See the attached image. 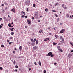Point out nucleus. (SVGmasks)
I'll return each instance as SVG.
<instances>
[{"label": "nucleus", "instance_id": "603ef678", "mask_svg": "<svg viewBox=\"0 0 73 73\" xmlns=\"http://www.w3.org/2000/svg\"><path fill=\"white\" fill-rule=\"evenodd\" d=\"M1 6H4V4H2Z\"/></svg>", "mask_w": 73, "mask_h": 73}, {"label": "nucleus", "instance_id": "79ce46f5", "mask_svg": "<svg viewBox=\"0 0 73 73\" xmlns=\"http://www.w3.org/2000/svg\"><path fill=\"white\" fill-rule=\"evenodd\" d=\"M60 52H63V51L62 50H60Z\"/></svg>", "mask_w": 73, "mask_h": 73}, {"label": "nucleus", "instance_id": "0e129e2a", "mask_svg": "<svg viewBox=\"0 0 73 73\" xmlns=\"http://www.w3.org/2000/svg\"><path fill=\"white\" fill-rule=\"evenodd\" d=\"M13 53H14V54H15V51H13Z\"/></svg>", "mask_w": 73, "mask_h": 73}, {"label": "nucleus", "instance_id": "7c9ffc66", "mask_svg": "<svg viewBox=\"0 0 73 73\" xmlns=\"http://www.w3.org/2000/svg\"><path fill=\"white\" fill-rule=\"evenodd\" d=\"M36 41V39H35L34 40V41H33V42H35Z\"/></svg>", "mask_w": 73, "mask_h": 73}, {"label": "nucleus", "instance_id": "a878e982", "mask_svg": "<svg viewBox=\"0 0 73 73\" xmlns=\"http://www.w3.org/2000/svg\"><path fill=\"white\" fill-rule=\"evenodd\" d=\"M59 20H60V19H59V18H58L57 20V22H58V21H59Z\"/></svg>", "mask_w": 73, "mask_h": 73}, {"label": "nucleus", "instance_id": "37998d69", "mask_svg": "<svg viewBox=\"0 0 73 73\" xmlns=\"http://www.w3.org/2000/svg\"><path fill=\"white\" fill-rule=\"evenodd\" d=\"M64 6H65V5L63 4L62 5V7H64Z\"/></svg>", "mask_w": 73, "mask_h": 73}, {"label": "nucleus", "instance_id": "09e8293b", "mask_svg": "<svg viewBox=\"0 0 73 73\" xmlns=\"http://www.w3.org/2000/svg\"><path fill=\"white\" fill-rule=\"evenodd\" d=\"M14 50H17V49H16V48H15Z\"/></svg>", "mask_w": 73, "mask_h": 73}, {"label": "nucleus", "instance_id": "72a5a7b5", "mask_svg": "<svg viewBox=\"0 0 73 73\" xmlns=\"http://www.w3.org/2000/svg\"><path fill=\"white\" fill-rule=\"evenodd\" d=\"M70 44L72 46H73V44L72 43V42H70Z\"/></svg>", "mask_w": 73, "mask_h": 73}, {"label": "nucleus", "instance_id": "f8f14e48", "mask_svg": "<svg viewBox=\"0 0 73 73\" xmlns=\"http://www.w3.org/2000/svg\"><path fill=\"white\" fill-rule=\"evenodd\" d=\"M35 17H38V14H35Z\"/></svg>", "mask_w": 73, "mask_h": 73}, {"label": "nucleus", "instance_id": "5fc2aeb1", "mask_svg": "<svg viewBox=\"0 0 73 73\" xmlns=\"http://www.w3.org/2000/svg\"><path fill=\"white\" fill-rule=\"evenodd\" d=\"M3 12L4 13V12H5V11H4V10H3Z\"/></svg>", "mask_w": 73, "mask_h": 73}, {"label": "nucleus", "instance_id": "052dcab7", "mask_svg": "<svg viewBox=\"0 0 73 73\" xmlns=\"http://www.w3.org/2000/svg\"><path fill=\"white\" fill-rule=\"evenodd\" d=\"M11 24H13V22H12V23H11Z\"/></svg>", "mask_w": 73, "mask_h": 73}, {"label": "nucleus", "instance_id": "9b49d317", "mask_svg": "<svg viewBox=\"0 0 73 73\" xmlns=\"http://www.w3.org/2000/svg\"><path fill=\"white\" fill-rule=\"evenodd\" d=\"M35 43L34 42H32L31 43V45L32 46H35Z\"/></svg>", "mask_w": 73, "mask_h": 73}, {"label": "nucleus", "instance_id": "13d9d810", "mask_svg": "<svg viewBox=\"0 0 73 73\" xmlns=\"http://www.w3.org/2000/svg\"><path fill=\"white\" fill-rule=\"evenodd\" d=\"M56 64H57V63H54V65H56Z\"/></svg>", "mask_w": 73, "mask_h": 73}, {"label": "nucleus", "instance_id": "cd10ccee", "mask_svg": "<svg viewBox=\"0 0 73 73\" xmlns=\"http://www.w3.org/2000/svg\"><path fill=\"white\" fill-rule=\"evenodd\" d=\"M13 64H16V61L15 60H14V62H13Z\"/></svg>", "mask_w": 73, "mask_h": 73}, {"label": "nucleus", "instance_id": "4c0bfd02", "mask_svg": "<svg viewBox=\"0 0 73 73\" xmlns=\"http://www.w3.org/2000/svg\"><path fill=\"white\" fill-rule=\"evenodd\" d=\"M64 9H67V7H64Z\"/></svg>", "mask_w": 73, "mask_h": 73}, {"label": "nucleus", "instance_id": "423d86ee", "mask_svg": "<svg viewBox=\"0 0 73 73\" xmlns=\"http://www.w3.org/2000/svg\"><path fill=\"white\" fill-rule=\"evenodd\" d=\"M27 21L28 24H31V21H30V20L27 19Z\"/></svg>", "mask_w": 73, "mask_h": 73}, {"label": "nucleus", "instance_id": "393cba45", "mask_svg": "<svg viewBox=\"0 0 73 73\" xmlns=\"http://www.w3.org/2000/svg\"><path fill=\"white\" fill-rule=\"evenodd\" d=\"M43 73H46V71L45 70H44L43 71Z\"/></svg>", "mask_w": 73, "mask_h": 73}, {"label": "nucleus", "instance_id": "b1692460", "mask_svg": "<svg viewBox=\"0 0 73 73\" xmlns=\"http://www.w3.org/2000/svg\"><path fill=\"white\" fill-rule=\"evenodd\" d=\"M52 12H56V11L55 10H52Z\"/></svg>", "mask_w": 73, "mask_h": 73}, {"label": "nucleus", "instance_id": "39448f33", "mask_svg": "<svg viewBox=\"0 0 73 73\" xmlns=\"http://www.w3.org/2000/svg\"><path fill=\"white\" fill-rule=\"evenodd\" d=\"M11 11L14 12V13H15L16 12V10H15V9L14 8H13L11 9Z\"/></svg>", "mask_w": 73, "mask_h": 73}, {"label": "nucleus", "instance_id": "473e14b6", "mask_svg": "<svg viewBox=\"0 0 73 73\" xmlns=\"http://www.w3.org/2000/svg\"><path fill=\"white\" fill-rule=\"evenodd\" d=\"M33 7H36V5H35V4H33Z\"/></svg>", "mask_w": 73, "mask_h": 73}, {"label": "nucleus", "instance_id": "864d4df0", "mask_svg": "<svg viewBox=\"0 0 73 73\" xmlns=\"http://www.w3.org/2000/svg\"><path fill=\"white\" fill-rule=\"evenodd\" d=\"M25 18H28V17L27 16H25Z\"/></svg>", "mask_w": 73, "mask_h": 73}, {"label": "nucleus", "instance_id": "c03bdc74", "mask_svg": "<svg viewBox=\"0 0 73 73\" xmlns=\"http://www.w3.org/2000/svg\"><path fill=\"white\" fill-rule=\"evenodd\" d=\"M68 57H69V58H70V57H71L70 56V55H68Z\"/></svg>", "mask_w": 73, "mask_h": 73}, {"label": "nucleus", "instance_id": "ea45409f", "mask_svg": "<svg viewBox=\"0 0 73 73\" xmlns=\"http://www.w3.org/2000/svg\"><path fill=\"white\" fill-rule=\"evenodd\" d=\"M0 69H1V70H2V69H3V68H2V67H0Z\"/></svg>", "mask_w": 73, "mask_h": 73}, {"label": "nucleus", "instance_id": "f257e3e1", "mask_svg": "<svg viewBox=\"0 0 73 73\" xmlns=\"http://www.w3.org/2000/svg\"><path fill=\"white\" fill-rule=\"evenodd\" d=\"M25 3L26 5H28L29 6V5H30V1H27Z\"/></svg>", "mask_w": 73, "mask_h": 73}, {"label": "nucleus", "instance_id": "3c124183", "mask_svg": "<svg viewBox=\"0 0 73 73\" xmlns=\"http://www.w3.org/2000/svg\"><path fill=\"white\" fill-rule=\"evenodd\" d=\"M2 28V26L1 25H0V29Z\"/></svg>", "mask_w": 73, "mask_h": 73}, {"label": "nucleus", "instance_id": "58836bf2", "mask_svg": "<svg viewBox=\"0 0 73 73\" xmlns=\"http://www.w3.org/2000/svg\"><path fill=\"white\" fill-rule=\"evenodd\" d=\"M33 56L34 57H36V54H34Z\"/></svg>", "mask_w": 73, "mask_h": 73}, {"label": "nucleus", "instance_id": "9d476101", "mask_svg": "<svg viewBox=\"0 0 73 73\" xmlns=\"http://www.w3.org/2000/svg\"><path fill=\"white\" fill-rule=\"evenodd\" d=\"M8 25L9 26V27H13V26H11V23H9Z\"/></svg>", "mask_w": 73, "mask_h": 73}, {"label": "nucleus", "instance_id": "c85d7f7f", "mask_svg": "<svg viewBox=\"0 0 73 73\" xmlns=\"http://www.w3.org/2000/svg\"><path fill=\"white\" fill-rule=\"evenodd\" d=\"M57 4H58V3H55V6H56V5H57Z\"/></svg>", "mask_w": 73, "mask_h": 73}, {"label": "nucleus", "instance_id": "f704fd0d", "mask_svg": "<svg viewBox=\"0 0 73 73\" xmlns=\"http://www.w3.org/2000/svg\"><path fill=\"white\" fill-rule=\"evenodd\" d=\"M31 42H33V38L31 39Z\"/></svg>", "mask_w": 73, "mask_h": 73}, {"label": "nucleus", "instance_id": "f3484780", "mask_svg": "<svg viewBox=\"0 0 73 73\" xmlns=\"http://www.w3.org/2000/svg\"><path fill=\"white\" fill-rule=\"evenodd\" d=\"M45 11L46 12H48V9L47 8H46L45 9Z\"/></svg>", "mask_w": 73, "mask_h": 73}, {"label": "nucleus", "instance_id": "de8ad7c7", "mask_svg": "<svg viewBox=\"0 0 73 73\" xmlns=\"http://www.w3.org/2000/svg\"><path fill=\"white\" fill-rule=\"evenodd\" d=\"M49 35H52V33H49Z\"/></svg>", "mask_w": 73, "mask_h": 73}, {"label": "nucleus", "instance_id": "5701e85b", "mask_svg": "<svg viewBox=\"0 0 73 73\" xmlns=\"http://www.w3.org/2000/svg\"><path fill=\"white\" fill-rule=\"evenodd\" d=\"M1 47L2 48H4V46L3 45H1Z\"/></svg>", "mask_w": 73, "mask_h": 73}, {"label": "nucleus", "instance_id": "c9c22d12", "mask_svg": "<svg viewBox=\"0 0 73 73\" xmlns=\"http://www.w3.org/2000/svg\"><path fill=\"white\" fill-rule=\"evenodd\" d=\"M13 38V37H10V39H11V40Z\"/></svg>", "mask_w": 73, "mask_h": 73}, {"label": "nucleus", "instance_id": "49530a36", "mask_svg": "<svg viewBox=\"0 0 73 73\" xmlns=\"http://www.w3.org/2000/svg\"><path fill=\"white\" fill-rule=\"evenodd\" d=\"M3 19H6V17H3Z\"/></svg>", "mask_w": 73, "mask_h": 73}, {"label": "nucleus", "instance_id": "20e7f679", "mask_svg": "<svg viewBox=\"0 0 73 73\" xmlns=\"http://www.w3.org/2000/svg\"><path fill=\"white\" fill-rule=\"evenodd\" d=\"M52 53L51 52H49L48 53V55H46V56H50L51 55H52Z\"/></svg>", "mask_w": 73, "mask_h": 73}, {"label": "nucleus", "instance_id": "6e6552de", "mask_svg": "<svg viewBox=\"0 0 73 73\" xmlns=\"http://www.w3.org/2000/svg\"><path fill=\"white\" fill-rule=\"evenodd\" d=\"M49 40V38H46L44 40V41H48V40Z\"/></svg>", "mask_w": 73, "mask_h": 73}, {"label": "nucleus", "instance_id": "1a4fd4ad", "mask_svg": "<svg viewBox=\"0 0 73 73\" xmlns=\"http://www.w3.org/2000/svg\"><path fill=\"white\" fill-rule=\"evenodd\" d=\"M19 49L20 50V51H21L22 50V46H21L19 47Z\"/></svg>", "mask_w": 73, "mask_h": 73}, {"label": "nucleus", "instance_id": "4be33fe9", "mask_svg": "<svg viewBox=\"0 0 73 73\" xmlns=\"http://www.w3.org/2000/svg\"><path fill=\"white\" fill-rule=\"evenodd\" d=\"M15 67L16 68H18V65L15 66Z\"/></svg>", "mask_w": 73, "mask_h": 73}, {"label": "nucleus", "instance_id": "ddd939ff", "mask_svg": "<svg viewBox=\"0 0 73 73\" xmlns=\"http://www.w3.org/2000/svg\"><path fill=\"white\" fill-rule=\"evenodd\" d=\"M21 13H22V14H23L25 15V12L24 11H22V12Z\"/></svg>", "mask_w": 73, "mask_h": 73}, {"label": "nucleus", "instance_id": "f03ea898", "mask_svg": "<svg viewBox=\"0 0 73 73\" xmlns=\"http://www.w3.org/2000/svg\"><path fill=\"white\" fill-rule=\"evenodd\" d=\"M38 47L37 46H35L33 47V50H36V49H38Z\"/></svg>", "mask_w": 73, "mask_h": 73}, {"label": "nucleus", "instance_id": "7ed1b4c3", "mask_svg": "<svg viewBox=\"0 0 73 73\" xmlns=\"http://www.w3.org/2000/svg\"><path fill=\"white\" fill-rule=\"evenodd\" d=\"M64 32H65V29H62L59 33H64Z\"/></svg>", "mask_w": 73, "mask_h": 73}, {"label": "nucleus", "instance_id": "dca6fc26", "mask_svg": "<svg viewBox=\"0 0 73 73\" xmlns=\"http://www.w3.org/2000/svg\"><path fill=\"white\" fill-rule=\"evenodd\" d=\"M38 64L40 66H41V62L40 61L39 62Z\"/></svg>", "mask_w": 73, "mask_h": 73}, {"label": "nucleus", "instance_id": "412c9836", "mask_svg": "<svg viewBox=\"0 0 73 73\" xmlns=\"http://www.w3.org/2000/svg\"><path fill=\"white\" fill-rule=\"evenodd\" d=\"M57 43H55V42H53V45H56V44H57Z\"/></svg>", "mask_w": 73, "mask_h": 73}, {"label": "nucleus", "instance_id": "338daca9", "mask_svg": "<svg viewBox=\"0 0 73 73\" xmlns=\"http://www.w3.org/2000/svg\"><path fill=\"white\" fill-rule=\"evenodd\" d=\"M7 42H9V40H7Z\"/></svg>", "mask_w": 73, "mask_h": 73}, {"label": "nucleus", "instance_id": "aec40b11", "mask_svg": "<svg viewBox=\"0 0 73 73\" xmlns=\"http://www.w3.org/2000/svg\"><path fill=\"white\" fill-rule=\"evenodd\" d=\"M38 43V40H36V45H37V44Z\"/></svg>", "mask_w": 73, "mask_h": 73}, {"label": "nucleus", "instance_id": "6ab92c4d", "mask_svg": "<svg viewBox=\"0 0 73 73\" xmlns=\"http://www.w3.org/2000/svg\"><path fill=\"white\" fill-rule=\"evenodd\" d=\"M10 29L11 31H13V29H14V28H12V29Z\"/></svg>", "mask_w": 73, "mask_h": 73}, {"label": "nucleus", "instance_id": "774afa93", "mask_svg": "<svg viewBox=\"0 0 73 73\" xmlns=\"http://www.w3.org/2000/svg\"><path fill=\"white\" fill-rule=\"evenodd\" d=\"M1 25H2V26H3V24H1Z\"/></svg>", "mask_w": 73, "mask_h": 73}, {"label": "nucleus", "instance_id": "4d7b16f0", "mask_svg": "<svg viewBox=\"0 0 73 73\" xmlns=\"http://www.w3.org/2000/svg\"><path fill=\"white\" fill-rule=\"evenodd\" d=\"M53 29H54V30H56V29H55V28L54 27L53 28Z\"/></svg>", "mask_w": 73, "mask_h": 73}, {"label": "nucleus", "instance_id": "e2e57ef3", "mask_svg": "<svg viewBox=\"0 0 73 73\" xmlns=\"http://www.w3.org/2000/svg\"><path fill=\"white\" fill-rule=\"evenodd\" d=\"M48 29L50 30V27H48Z\"/></svg>", "mask_w": 73, "mask_h": 73}, {"label": "nucleus", "instance_id": "bf43d9fd", "mask_svg": "<svg viewBox=\"0 0 73 73\" xmlns=\"http://www.w3.org/2000/svg\"><path fill=\"white\" fill-rule=\"evenodd\" d=\"M9 45H11V42H10L9 43Z\"/></svg>", "mask_w": 73, "mask_h": 73}, {"label": "nucleus", "instance_id": "69168bd1", "mask_svg": "<svg viewBox=\"0 0 73 73\" xmlns=\"http://www.w3.org/2000/svg\"><path fill=\"white\" fill-rule=\"evenodd\" d=\"M38 21L39 22H40V20H38Z\"/></svg>", "mask_w": 73, "mask_h": 73}, {"label": "nucleus", "instance_id": "a19ab883", "mask_svg": "<svg viewBox=\"0 0 73 73\" xmlns=\"http://www.w3.org/2000/svg\"><path fill=\"white\" fill-rule=\"evenodd\" d=\"M55 16H56V17H58V15L57 14H55Z\"/></svg>", "mask_w": 73, "mask_h": 73}, {"label": "nucleus", "instance_id": "8fccbe9b", "mask_svg": "<svg viewBox=\"0 0 73 73\" xmlns=\"http://www.w3.org/2000/svg\"><path fill=\"white\" fill-rule=\"evenodd\" d=\"M58 45H61V43H58Z\"/></svg>", "mask_w": 73, "mask_h": 73}, {"label": "nucleus", "instance_id": "6e6d98bb", "mask_svg": "<svg viewBox=\"0 0 73 73\" xmlns=\"http://www.w3.org/2000/svg\"><path fill=\"white\" fill-rule=\"evenodd\" d=\"M5 5H8V4L7 3H5Z\"/></svg>", "mask_w": 73, "mask_h": 73}, {"label": "nucleus", "instance_id": "2eb2a0df", "mask_svg": "<svg viewBox=\"0 0 73 73\" xmlns=\"http://www.w3.org/2000/svg\"><path fill=\"white\" fill-rule=\"evenodd\" d=\"M55 36L56 38H58V36L57 35L55 34Z\"/></svg>", "mask_w": 73, "mask_h": 73}, {"label": "nucleus", "instance_id": "e433bc0d", "mask_svg": "<svg viewBox=\"0 0 73 73\" xmlns=\"http://www.w3.org/2000/svg\"><path fill=\"white\" fill-rule=\"evenodd\" d=\"M17 70H18L17 69H16V70L15 69V70L14 71H15V72H17Z\"/></svg>", "mask_w": 73, "mask_h": 73}, {"label": "nucleus", "instance_id": "a211bd4d", "mask_svg": "<svg viewBox=\"0 0 73 73\" xmlns=\"http://www.w3.org/2000/svg\"><path fill=\"white\" fill-rule=\"evenodd\" d=\"M11 35H14V32H12L11 33Z\"/></svg>", "mask_w": 73, "mask_h": 73}, {"label": "nucleus", "instance_id": "a18cd8bd", "mask_svg": "<svg viewBox=\"0 0 73 73\" xmlns=\"http://www.w3.org/2000/svg\"><path fill=\"white\" fill-rule=\"evenodd\" d=\"M27 11H29V10H28V8H27Z\"/></svg>", "mask_w": 73, "mask_h": 73}, {"label": "nucleus", "instance_id": "c756f323", "mask_svg": "<svg viewBox=\"0 0 73 73\" xmlns=\"http://www.w3.org/2000/svg\"><path fill=\"white\" fill-rule=\"evenodd\" d=\"M34 64L35 65H37V63L36 62H35Z\"/></svg>", "mask_w": 73, "mask_h": 73}, {"label": "nucleus", "instance_id": "2f4dec72", "mask_svg": "<svg viewBox=\"0 0 73 73\" xmlns=\"http://www.w3.org/2000/svg\"><path fill=\"white\" fill-rule=\"evenodd\" d=\"M24 17H25V16L24 15H23L21 16V17H22V18H24Z\"/></svg>", "mask_w": 73, "mask_h": 73}, {"label": "nucleus", "instance_id": "4468645a", "mask_svg": "<svg viewBox=\"0 0 73 73\" xmlns=\"http://www.w3.org/2000/svg\"><path fill=\"white\" fill-rule=\"evenodd\" d=\"M66 16H67V17H68V18L69 17V14H67Z\"/></svg>", "mask_w": 73, "mask_h": 73}, {"label": "nucleus", "instance_id": "0eeeda50", "mask_svg": "<svg viewBox=\"0 0 73 73\" xmlns=\"http://www.w3.org/2000/svg\"><path fill=\"white\" fill-rule=\"evenodd\" d=\"M57 48L60 51L61 50V48H60V46H57Z\"/></svg>", "mask_w": 73, "mask_h": 73}, {"label": "nucleus", "instance_id": "680f3d73", "mask_svg": "<svg viewBox=\"0 0 73 73\" xmlns=\"http://www.w3.org/2000/svg\"><path fill=\"white\" fill-rule=\"evenodd\" d=\"M71 52H73V50H72L71 51Z\"/></svg>", "mask_w": 73, "mask_h": 73}, {"label": "nucleus", "instance_id": "bb28decb", "mask_svg": "<svg viewBox=\"0 0 73 73\" xmlns=\"http://www.w3.org/2000/svg\"><path fill=\"white\" fill-rule=\"evenodd\" d=\"M50 57H54V55L53 54H52L51 55V56H50Z\"/></svg>", "mask_w": 73, "mask_h": 73}]
</instances>
